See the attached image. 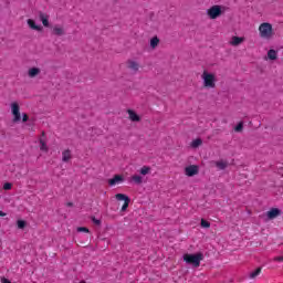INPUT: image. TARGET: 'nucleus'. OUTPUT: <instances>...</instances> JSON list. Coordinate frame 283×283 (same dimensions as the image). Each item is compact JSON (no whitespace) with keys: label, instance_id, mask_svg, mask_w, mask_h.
I'll use <instances>...</instances> for the list:
<instances>
[{"label":"nucleus","instance_id":"obj_18","mask_svg":"<svg viewBox=\"0 0 283 283\" xmlns=\"http://www.w3.org/2000/svg\"><path fill=\"white\" fill-rule=\"evenodd\" d=\"M116 200L123 201L124 202H130L132 200L129 199V197H127V195H123V193H117L115 195Z\"/></svg>","mask_w":283,"mask_h":283},{"label":"nucleus","instance_id":"obj_35","mask_svg":"<svg viewBox=\"0 0 283 283\" xmlns=\"http://www.w3.org/2000/svg\"><path fill=\"white\" fill-rule=\"evenodd\" d=\"M0 216L3 218V216H6V212L0 210Z\"/></svg>","mask_w":283,"mask_h":283},{"label":"nucleus","instance_id":"obj_6","mask_svg":"<svg viewBox=\"0 0 283 283\" xmlns=\"http://www.w3.org/2000/svg\"><path fill=\"white\" fill-rule=\"evenodd\" d=\"M127 67H128V70L134 72V74H136L138 72V70H140V64L134 60H128Z\"/></svg>","mask_w":283,"mask_h":283},{"label":"nucleus","instance_id":"obj_37","mask_svg":"<svg viewBox=\"0 0 283 283\" xmlns=\"http://www.w3.org/2000/svg\"><path fill=\"white\" fill-rule=\"evenodd\" d=\"M42 136H45V133H44V132L42 133Z\"/></svg>","mask_w":283,"mask_h":283},{"label":"nucleus","instance_id":"obj_8","mask_svg":"<svg viewBox=\"0 0 283 283\" xmlns=\"http://www.w3.org/2000/svg\"><path fill=\"white\" fill-rule=\"evenodd\" d=\"M39 17H40V21L42 22L44 28H50V15H48L43 12H40Z\"/></svg>","mask_w":283,"mask_h":283},{"label":"nucleus","instance_id":"obj_12","mask_svg":"<svg viewBox=\"0 0 283 283\" xmlns=\"http://www.w3.org/2000/svg\"><path fill=\"white\" fill-rule=\"evenodd\" d=\"M29 28H31V30H36V32H41V30H43V27L41 25H36V22H34V20L32 19H29L27 21Z\"/></svg>","mask_w":283,"mask_h":283},{"label":"nucleus","instance_id":"obj_3","mask_svg":"<svg viewBox=\"0 0 283 283\" xmlns=\"http://www.w3.org/2000/svg\"><path fill=\"white\" fill-rule=\"evenodd\" d=\"M201 78L203 81L205 87H216V75L212 73H209L207 71H203Z\"/></svg>","mask_w":283,"mask_h":283},{"label":"nucleus","instance_id":"obj_7","mask_svg":"<svg viewBox=\"0 0 283 283\" xmlns=\"http://www.w3.org/2000/svg\"><path fill=\"white\" fill-rule=\"evenodd\" d=\"M185 171H186V176L193 177L198 175V166L196 165L188 166L186 167Z\"/></svg>","mask_w":283,"mask_h":283},{"label":"nucleus","instance_id":"obj_24","mask_svg":"<svg viewBox=\"0 0 283 283\" xmlns=\"http://www.w3.org/2000/svg\"><path fill=\"white\" fill-rule=\"evenodd\" d=\"M200 145H202V139H200V138H197V139L192 140V143H191V147H193L195 149L200 147Z\"/></svg>","mask_w":283,"mask_h":283},{"label":"nucleus","instance_id":"obj_1","mask_svg":"<svg viewBox=\"0 0 283 283\" xmlns=\"http://www.w3.org/2000/svg\"><path fill=\"white\" fill-rule=\"evenodd\" d=\"M202 260H205V254L200 252L197 254H184V262H186V264H192L195 269H198V266H200V262H202Z\"/></svg>","mask_w":283,"mask_h":283},{"label":"nucleus","instance_id":"obj_29","mask_svg":"<svg viewBox=\"0 0 283 283\" xmlns=\"http://www.w3.org/2000/svg\"><path fill=\"white\" fill-rule=\"evenodd\" d=\"M3 189H4V191H10V189H12V184L6 182V184L3 185Z\"/></svg>","mask_w":283,"mask_h":283},{"label":"nucleus","instance_id":"obj_27","mask_svg":"<svg viewBox=\"0 0 283 283\" xmlns=\"http://www.w3.org/2000/svg\"><path fill=\"white\" fill-rule=\"evenodd\" d=\"M201 227L203 229H209V227H211V223L205 219H201Z\"/></svg>","mask_w":283,"mask_h":283},{"label":"nucleus","instance_id":"obj_21","mask_svg":"<svg viewBox=\"0 0 283 283\" xmlns=\"http://www.w3.org/2000/svg\"><path fill=\"white\" fill-rule=\"evenodd\" d=\"M158 43H160V40L158 39V36H155L150 40V48H153V50H156V48H158Z\"/></svg>","mask_w":283,"mask_h":283},{"label":"nucleus","instance_id":"obj_34","mask_svg":"<svg viewBox=\"0 0 283 283\" xmlns=\"http://www.w3.org/2000/svg\"><path fill=\"white\" fill-rule=\"evenodd\" d=\"M1 282H2V283H12V282H10V280H8V279H6V277H3V279L1 280Z\"/></svg>","mask_w":283,"mask_h":283},{"label":"nucleus","instance_id":"obj_4","mask_svg":"<svg viewBox=\"0 0 283 283\" xmlns=\"http://www.w3.org/2000/svg\"><path fill=\"white\" fill-rule=\"evenodd\" d=\"M222 7L214 4L210 9L207 10V14L209 19H218V17H222Z\"/></svg>","mask_w":283,"mask_h":283},{"label":"nucleus","instance_id":"obj_20","mask_svg":"<svg viewBox=\"0 0 283 283\" xmlns=\"http://www.w3.org/2000/svg\"><path fill=\"white\" fill-rule=\"evenodd\" d=\"M139 174H142V176H147L148 174H151V167L149 166H144L140 168Z\"/></svg>","mask_w":283,"mask_h":283},{"label":"nucleus","instance_id":"obj_11","mask_svg":"<svg viewBox=\"0 0 283 283\" xmlns=\"http://www.w3.org/2000/svg\"><path fill=\"white\" fill-rule=\"evenodd\" d=\"M127 114L129 115V119L133 122V123H140V116H138V114H136V112L132 111V109H128L127 111Z\"/></svg>","mask_w":283,"mask_h":283},{"label":"nucleus","instance_id":"obj_33","mask_svg":"<svg viewBox=\"0 0 283 283\" xmlns=\"http://www.w3.org/2000/svg\"><path fill=\"white\" fill-rule=\"evenodd\" d=\"M93 222H94V224H97V226L101 224V220H98V219H96V218H93Z\"/></svg>","mask_w":283,"mask_h":283},{"label":"nucleus","instance_id":"obj_31","mask_svg":"<svg viewBox=\"0 0 283 283\" xmlns=\"http://www.w3.org/2000/svg\"><path fill=\"white\" fill-rule=\"evenodd\" d=\"M127 207H129V201H124V205L122 206V211H127Z\"/></svg>","mask_w":283,"mask_h":283},{"label":"nucleus","instance_id":"obj_28","mask_svg":"<svg viewBox=\"0 0 283 283\" xmlns=\"http://www.w3.org/2000/svg\"><path fill=\"white\" fill-rule=\"evenodd\" d=\"M78 233H90V229L85 228V227H80L77 228Z\"/></svg>","mask_w":283,"mask_h":283},{"label":"nucleus","instance_id":"obj_2","mask_svg":"<svg viewBox=\"0 0 283 283\" xmlns=\"http://www.w3.org/2000/svg\"><path fill=\"white\" fill-rule=\"evenodd\" d=\"M261 39H271L273 36V25L269 22H263L259 27Z\"/></svg>","mask_w":283,"mask_h":283},{"label":"nucleus","instance_id":"obj_25","mask_svg":"<svg viewBox=\"0 0 283 283\" xmlns=\"http://www.w3.org/2000/svg\"><path fill=\"white\" fill-rule=\"evenodd\" d=\"M40 149L41 151H48V144H45V140H43V138L40 139Z\"/></svg>","mask_w":283,"mask_h":283},{"label":"nucleus","instance_id":"obj_26","mask_svg":"<svg viewBox=\"0 0 283 283\" xmlns=\"http://www.w3.org/2000/svg\"><path fill=\"white\" fill-rule=\"evenodd\" d=\"M242 129H244V123L240 122L235 127H234V132H242Z\"/></svg>","mask_w":283,"mask_h":283},{"label":"nucleus","instance_id":"obj_19","mask_svg":"<svg viewBox=\"0 0 283 283\" xmlns=\"http://www.w3.org/2000/svg\"><path fill=\"white\" fill-rule=\"evenodd\" d=\"M268 57L270 59V61H275L277 59V51L271 49L268 52Z\"/></svg>","mask_w":283,"mask_h":283},{"label":"nucleus","instance_id":"obj_13","mask_svg":"<svg viewBox=\"0 0 283 283\" xmlns=\"http://www.w3.org/2000/svg\"><path fill=\"white\" fill-rule=\"evenodd\" d=\"M241 43H244V38L232 36V40L230 41V45H233L234 48L241 45Z\"/></svg>","mask_w":283,"mask_h":283},{"label":"nucleus","instance_id":"obj_22","mask_svg":"<svg viewBox=\"0 0 283 283\" xmlns=\"http://www.w3.org/2000/svg\"><path fill=\"white\" fill-rule=\"evenodd\" d=\"M132 180L135 182V185H143V177L140 175H134Z\"/></svg>","mask_w":283,"mask_h":283},{"label":"nucleus","instance_id":"obj_10","mask_svg":"<svg viewBox=\"0 0 283 283\" xmlns=\"http://www.w3.org/2000/svg\"><path fill=\"white\" fill-rule=\"evenodd\" d=\"M72 160V150L65 149L62 151V163H70Z\"/></svg>","mask_w":283,"mask_h":283},{"label":"nucleus","instance_id":"obj_23","mask_svg":"<svg viewBox=\"0 0 283 283\" xmlns=\"http://www.w3.org/2000/svg\"><path fill=\"white\" fill-rule=\"evenodd\" d=\"M260 273H262V268H258L254 272L250 273V279L255 280V277L260 275Z\"/></svg>","mask_w":283,"mask_h":283},{"label":"nucleus","instance_id":"obj_5","mask_svg":"<svg viewBox=\"0 0 283 283\" xmlns=\"http://www.w3.org/2000/svg\"><path fill=\"white\" fill-rule=\"evenodd\" d=\"M11 114H13V123H19L21 120V112L17 102L11 103Z\"/></svg>","mask_w":283,"mask_h":283},{"label":"nucleus","instance_id":"obj_30","mask_svg":"<svg viewBox=\"0 0 283 283\" xmlns=\"http://www.w3.org/2000/svg\"><path fill=\"white\" fill-rule=\"evenodd\" d=\"M18 229H25V221L19 220L18 221Z\"/></svg>","mask_w":283,"mask_h":283},{"label":"nucleus","instance_id":"obj_36","mask_svg":"<svg viewBox=\"0 0 283 283\" xmlns=\"http://www.w3.org/2000/svg\"><path fill=\"white\" fill-rule=\"evenodd\" d=\"M67 205V207H73V203L72 202H69V203H66Z\"/></svg>","mask_w":283,"mask_h":283},{"label":"nucleus","instance_id":"obj_14","mask_svg":"<svg viewBox=\"0 0 283 283\" xmlns=\"http://www.w3.org/2000/svg\"><path fill=\"white\" fill-rule=\"evenodd\" d=\"M28 74H29L30 78H34L35 76H39V74H41V69L31 67V69H29Z\"/></svg>","mask_w":283,"mask_h":283},{"label":"nucleus","instance_id":"obj_32","mask_svg":"<svg viewBox=\"0 0 283 283\" xmlns=\"http://www.w3.org/2000/svg\"><path fill=\"white\" fill-rule=\"evenodd\" d=\"M30 117H28V114L23 113L22 114V123H28Z\"/></svg>","mask_w":283,"mask_h":283},{"label":"nucleus","instance_id":"obj_16","mask_svg":"<svg viewBox=\"0 0 283 283\" xmlns=\"http://www.w3.org/2000/svg\"><path fill=\"white\" fill-rule=\"evenodd\" d=\"M118 182H123V177H120V175H116L113 179L108 180L111 187H114V185H118Z\"/></svg>","mask_w":283,"mask_h":283},{"label":"nucleus","instance_id":"obj_9","mask_svg":"<svg viewBox=\"0 0 283 283\" xmlns=\"http://www.w3.org/2000/svg\"><path fill=\"white\" fill-rule=\"evenodd\" d=\"M280 213H282V211H280V209L272 208L270 211H268V218H269V220H273V219L277 218V216H280Z\"/></svg>","mask_w":283,"mask_h":283},{"label":"nucleus","instance_id":"obj_17","mask_svg":"<svg viewBox=\"0 0 283 283\" xmlns=\"http://www.w3.org/2000/svg\"><path fill=\"white\" fill-rule=\"evenodd\" d=\"M216 167H218L221 171L229 167V163L224 160L216 161Z\"/></svg>","mask_w":283,"mask_h":283},{"label":"nucleus","instance_id":"obj_15","mask_svg":"<svg viewBox=\"0 0 283 283\" xmlns=\"http://www.w3.org/2000/svg\"><path fill=\"white\" fill-rule=\"evenodd\" d=\"M53 34H55V36H63V34H65V30L63 27L55 25L53 28Z\"/></svg>","mask_w":283,"mask_h":283}]
</instances>
